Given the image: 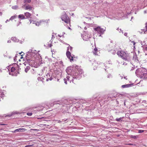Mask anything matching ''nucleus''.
I'll use <instances>...</instances> for the list:
<instances>
[{"label":"nucleus","mask_w":147,"mask_h":147,"mask_svg":"<svg viewBox=\"0 0 147 147\" xmlns=\"http://www.w3.org/2000/svg\"><path fill=\"white\" fill-rule=\"evenodd\" d=\"M124 105H125V102H124Z\"/></svg>","instance_id":"bf43d9fd"},{"label":"nucleus","mask_w":147,"mask_h":147,"mask_svg":"<svg viewBox=\"0 0 147 147\" xmlns=\"http://www.w3.org/2000/svg\"><path fill=\"white\" fill-rule=\"evenodd\" d=\"M137 56L136 55H134L133 57V59L135 61H138Z\"/></svg>","instance_id":"6ab92c4d"},{"label":"nucleus","mask_w":147,"mask_h":147,"mask_svg":"<svg viewBox=\"0 0 147 147\" xmlns=\"http://www.w3.org/2000/svg\"><path fill=\"white\" fill-rule=\"evenodd\" d=\"M145 49L147 51V46L145 47Z\"/></svg>","instance_id":"e433bc0d"},{"label":"nucleus","mask_w":147,"mask_h":147,"mask_svg":"<svg viewBox=\"0 0 147 147\" xmlns=\"http://www.w3.org/2000/svg\"><path fill=\"white\" fill-rule=\"evenodd\" d=\"M4 94L2 92H0V97H4Z\"/></svg>","instance_id":"5701e85b"},{"label":"nucleus","mask_w":147,"mask_h":147,"mask_svg":"<svg viewBox=\"0 0 147 147\" xmlns=\"http://www.w3.org/2000/svg\"><path fill=\"white\" fill-rule=\"evenodd\" d=\"M33 54H35L33 52H32L30 51L28 52L27 54V60L30 61V60L29 59V57L31 56V55H33Z\"/></svg>","instance_id":"9d476101"},{"label":"nucleus","mask_w":147,"mask_h":147,"mask_svg":"<svg viewBox=\"0 0 147 147\" xmlns=\"http://www.w3.org/2000/svg\"><path fill=\"white\" fill-rule=\"evenodd\" d=\"M70 51H71L72 49V47H69ZM66 55L67 58L70 60V61H73V58L74 57L71 56V53L69 51V47L67 49L66 52Z\"/></svg>","instance_id":"20e7f679"},{"label":"nucleus","mask_w":147,"mask_h":147,"mask_svg":"<svg viewBox=\"0 0 147 147\" xmlns=\"http://www.w3.org/2000/svg\"><path fill=\"white\" fill-rule=\"evenodd\" d=\"M94 30L96 31L99 34V36H101V35L104 34V32L105 31V29L101 28L100 26H98L96 28H94Z\"/></svg>","instance_id":"7ed1b4c3"},{"label":"nucleus","mask_w":147,"mask_h":147,"mask_svg":"<svg viewBox=\"0 0 147 147\" xmlns=\"http://www.w3.org/2000/svg\"><path fill=\"white\" fill-rule=\"evenodd\" d=\"M124 78L126 79V78L125 77H124Z\"/></svg>","instance_id":"864d4df0"},{"label":"nucleus","mask_w":147,"mask_h":147,"mask_svg":"<svg viewBox=\"0 0 147 147\" xmlns=\"http://www.w3.org/2000/svg\"><path fill=\"white\" fill-rule=\"evenodd\" d=\"M22 54V52L20 53V54Z\"/></svg>","instance_id":"6e6d98bb"},{"label":"nucleus","mask_w":147,"mask_h":147,"mask_svg":"<svg viewBox=\"0 0 147 147\" xmlns=\"http://www.w3.org/2000/svg\"><path fill=\"white\" fill-rule=\"evenodd\" d=\"M25 130H26V129L24 128H19L16 129V130L13 131V133H15L17 132H23Z\"/></svg>","instance_id":"9b49d317"},{"label":"nucleus","mask_w":147,"mask_h":147,"mask_svg":"<svg viewBox=\"0 0 147 147\" xmlns=\"http://www.w3.org/2000/svg\"><path fill=\"white\" fill-rule=\"evenodd\" d=\"M11 8L13 9L16 10L18 9V5H14L12 6Z\"/></svg>","instance_id":"aec40b11"},{"label":"nucleus","mask_w":147,"mask_h":147,"mask_svg":"<svg viewBox=\"0 0 147 147\" xmlns=\"http://www.w3.org/2000/svg\"><path fill=\"white\" fill-rule=\"evenodd\" d=\"M42 22V20H40L39 22H37L36 23H35V25L36 26H38Z\"/></svg>","instance_id":"a211bd4d"},{"label":"nucleus","mask_w":147,"mask_h":147,"mask_svg":"<svg viewBox=\"0 0 147 147\" xmlns=\"http://www.w3.org/2000/svg\"><path fill=\"white\" fill-rule=\"evenodd\" d=\"M25 15L27 18H29L31 16V14L28 12H26L24 13Z\"/></svg>","instance_id":"dca6fc26"},{"label":"nucleus","mask_w":147,"mask_h":147,"mask_svg":"<svg viewBox=\"0 0 147 147\" xmlns=\"http://www.w3.org/2000/svg\"><path fill=\"white\" fill-rule=\"evenodd\" d=\"M132 18H133V17H131V19H132Z\"/></svg>","instance_id":"5fc2aeb1"},{"label":"nucleus","mask_w":147,"mask_h":147,"mask_svg":"<svg viewBox=\"0 0 147 147\" xmlns=\"http://www.w3.org/2000/svg\"><path fill=\"white\" fill-rule=\"evenodd\" d=\"M53 78L52 77H50L49 78H48L47 79H46V81L47 82L48 81H49V80H52L53 79Z\"/></svg>","instance_id":"b1692460"},{"label":"nucleus","mask_w":147,"mask_h":147,"mask_svg":"<svg viewBox=\"0 0 147 147\" xmlns=\"http://www.w3.org/2000/svg\"><path fill=\"white\" fill-rule=\"evenodd\" d=\"M18 18L22 20L25 18L24 16L22 14H20L18 16Z\"/></svg>","instance_id":"4468645a"},{"label":"nucleus","mask_w":147,"mask_h":147,"mask_svg":"<svg viewBox=\"0 0 147 147\" xmlns=\"http://www.w3.org/2000/svg\"><path fill=\"white\" fill-rule=\"evenodd\" d=\"M85 29H86V28L85 27Z\"/></svg>","instance_id":"8fccbe9b"},{"label":"nucleus","mask_w":147,"mask_h":147,"mask_svg":"<svg viewBox=\"0 0 147 147\" xmlns=\"http://www.w3.org/2000/svg\"><path fill=\"white\" fill-rule=\"evenodd\" d=\"M2 15V13L1 12H0V16H1Z\"/></svg>","instance_id":"58836bf2"},{"label":"nucleus","mask_w":147,"mask_h":147,"mask_svg":"<svg viewBox=\"0 0 147 147\" xmlns=\"http://www.w3.org/2000/svg\"><path fill=\"white\" fill-rule=\"evenodd\" d=\"M140 75V77L143 79L147 80V74L146 73H141Z\"/></svg>","instance_id":"6e6552de"},{"label":"nucleus","mask_w":147,"mask_h":147,"mask_svg":"<svg viewBox=\"0 0 147 147\" xmlns=\"http://www.w3.org/2000/svg\"><path fill=\"white\" fill-rule=\"evenodd\" d=\"M34 22V21L32 23H33V24H35V22Z\"/></svg>","instance_id":"a18cd8bd"},{"label":"nucleus","mask_w":147,"mask_h":147,"mask_svg":"<svg viewBox=\"0 0 147 147\" xmlns=\"http://www.w3.org/2000/svg\"><path fill=\"white\" fill-rule=\"evenodd\" d=\"M111 75L110 74L108 76V78H109L110 77H111Z\"/></svg>","instance_id":"f704fd0d"},{"label":"nucleus","mask_w":147,"mask_h":147,"mask_svg":"<svg viewBox=\"0 0 147 147\" xmlns=\"http://www.w3.org/2000/svg\"><path fill=\"white\" fill-rule=\"evenodd\" d=\"M9 74L11 75V73L10 72H9ZM11 75H12L13 76V74H11Z\"/></svg>","instance_id":"79ce46f5"},{"label":"nucleus","mask_w":147,"mask_h":147,"mask_svg":"<svg viewBox=\"0 0 147 147\" xmlns=\"http://www.w3.org/2000/svg\"><path fill=\"white\" fill-rule=\"evenodd\" d=\"M25 63H24V64L25 65Z\"/></svg>","instance_id":"603ef678"},{"label":"nucleus","mask_w":147,"mask_h":147,"mask_svg":"<svg viewBox=\"0 0 147 147\" xmlns=\"http://www.w3.org/2000/svg\"><path fill=\"white\" fill-rule=\"evenodd\" d=\"M32 22V21H30V23H31Z\"/></svg>","instance_id":"49530a36"},{"label":"nucleus","mask_w":147,"mask_h":147,"mask_svg":"<svg viewBox=\"0 0 147 147\" xmlns=\"http://www.w3.org/2000/svg\"><path fill=\"white\" fill-rule=\"evenodd\" d=\"M31 146V145H28L26 146L25 147H30Z\"/></svg>","instance_id":"7c9ffc66"},{"label":"nucleus","mask_w":147,"mask_h":147,"mask_svg":"<svg viewBox=\"0 0 147 147\" xmlns=\"http://www.w3.org/2000/svg\"><path fill=\"white\" fill-rule=\"evenodd\" d=\"M144 130H138V132L139 133H141L144 132Z\"/></svg>","instance_id":"393cba45"},{"label":"nucleus","mask_w":147,"mask_h":147,"mask_svg":"<svg viewBox=\"0 0 147 147\" xmlns=\"http://www.w3.org/2000/svg\"><path fill=\"white\" fill-rule=\"evenodd\" d=\"M146 13V11H144V13Z\"/></svg>","instance_id":"37998d69"},{"label":"nucleus","mask_w":147,"mask_h":147,"mask_svg":"<svg viewBox=\"0 0 147 147\" xmlns=\"http://www.w3.org/2000/svg\"><path fill=\"white\" fill-rule=\"evenodd\" d=\"M1 26L0 25V28H1Z\"/></svg>","instance_id":"09e8293b"},{"label":"nucleus","mask_w":147,"mask_h":147,"mask_svg":"<svg viewBox=\"0 0 147 147\" xmlns=\"http://www.w3.org/2000/svg\"><path fill=\"white\" fill-rule=\"evenodd\" d=\"M19 113H20L16 111H14L9 113L6 116L10 117L12 115H14L16 114H18Z\"/></svg>","instance_id":"1a4fd4ad"},{"label":"nucleus","mask_w":147,"mask_h":147,"mask_svg":"<svg viewBox=\"0 0 147 147\" xmlns=\"http://www.w3.org/2000/svg\"><path fill=\"white\" fill-rule=\"evenodd\" d=\"M123 119V117H120L119 118H117L116 119V120L117 121H121Z\"/></svg>","instance_id":"412c9836"},{"label":"nucleus","mask_w":147,"mask_h":147,"mask_svg":"<svg viewBox=\"0 0 147 147\" xmlns=\"http://www.w3.org/2000/svg\"><path fill=\"white\" fill-rule=\"evenodd\" d=\"M11 42V41L10 40H8V41H7V42L9 43H10Z\"/></svg>","instance_id":"c9c22d12"},{"label":"nucleus","mask_w":147,"mask_h":147,"mask_svg":"<svg viewBox=\"0 0 147 147\" xmlns=\"http://www.w3.org/2000/svg\"><path fill=\"white\" fill-rule=\"evenodd\" d=\"M54 38V37L53 35H52V38Z\"/></svg>","instance_id":"c03bdc74"},{"label":"nucleus","mask_w":147,"mask_h":147,"mask_svg":"<svg viewBox=\"0 0 147 147\" xmlns=\"http://www.w3.org/2000/svg\"><path fill=\"white\" fill-rule=\"evenodd\" d=\"M15 18V16H12L11 17V18L9 19V20H12L13 19H14Z\"/></svg>","instance_id":"a878e982"},{"label":"nucleus","mask_w":147,"mask_h":147,"mask_svg":"<svg viewBox=\"0 0 147 147\" xmlns=\"http://www.w3.org/2000/svg\"><path fill=\"white\" fill-rule=\"evenodd\" d=\"M51 45H50V47H51Z\"/></svg>","instance_id":"de8ad7c7"},{"label":"nucleus","mask_w":147,"mask_h":147,"mask_svg":"<svg viewBox=\"0 0 147 147\" xmlns=\"http://www.w3.org/2000/svg\"><path fill=\"white\" fill-rule=\"evenodd\" d=\"M146 25V30L144 31V33H145V31H147V22H146L145 24Z\"/></svg>","instance_id":"c85d7f7f"},{"label":"nucleus","mask_w":147,"mask_h":147,"mask_svg":"<svg viewBox=\"0 0 147 147\" xmlns=\"http://www.w3.org/2000/svg\"><path fill=\"white\" fill-rule=\"evenodd\" d=\"M10 69L11 72H13L16 70V69L14 67H12Z\"/></svg>","instance_id":"4be33fe9"},{"label":"nucleus","mask_w":147,"mask_h":147,"mask_svg":"<svg viewBox=\"0 0 147 147\" xmlns=\"http://www.w3.org/2000/svg\"><path fill=\"white\" fill-rule=\"evenodd\" d=\"M124 35L125 36H126L127 35V33H125L124 34Z\"/></svg>","instance_id":"473e14b6"},{"label":"nucleus","mask_w":147,"mask_h":147,"mask_svg":"<svg viewBox=\"0 0 147 147\" xmlns=\"http://www.w3.org/2000/svg\"><path fill=\"white\" fill-rule=\"evenodd\" d=\"M124 64H124V63H123V65H124Z\"/></svg>","instance_id":"13d9d810"},{"label":"nucleus","mask_w":147,"mask_h":147,"mask_svg":"<svg viewBox=\"0 0 147 147\" xmlns=\"http://www.w3.org/2000/svg\"><path fill=\"white\" fill-rule=\"evenodd\" d=\"M27 114L29 116H31L32 115V113H27Z\"/></svg>","instance_id":"cd10ccee"},{"label":"nucleus","mask_w":147,"mask_h":147,"mask_svg":"<svg viewBox=\"0 0 147 147\" xmlns=\"http://www.w3.org/2000/svg\"><path fill=\"white\" fill-rule=\"evenodd\" d=\"M28 3H30L31 1V0H25Z\"/></svg>","instance_id":"c756f323"},{"label":"nucleus","mask_w":147,"mask_h":147,"mask_svg":"<svg viewBox=\"0 0 147 147\" xmlns=\"http://www.w3.org/2000/svg\"><path fill=\"white\" fill-rule=\"evenodd\" d=\"M98 52L97 49L95 47L94 50L92 51V53L93 54L95 55H97V52Z\"/></svg>","instance_id":"ddd939ff"},{"label":"nucleus","mask_w":147,"mask_h":147,"mask_svg":"<svg viewBox=\"0 0 147 147\" xmlns=\"http://www.w3.org/2000/svg\"><path fill=\"white\" fill-rule=\"evenodd\" d=\"M22 7L26 10H32V7L30 5H24L22 6Z\"/></svg>","instance_id":"0eeeda50"},{"label":"nucleus","mask_w":147,"mask_h":147,"mask_svg":"<svg viewBox=\"0 0 147 147\" xmlns=\"http://www.w3.org/2000/svg\"><path fill=\"white\" fill-rule=\"evenodd\" d=\"M58 36L59 37H61V36H63V35H62V36H60L59 34H58Z\"/></svg>","instance_id":"2f4dec72"},{"label":"nucleus","mask_w":147,"mask_h":147,"mask_svg":"<svg viewBox=\"0 0 147 147\" xmlns=\"http://www.w3.org/2000/svg\"><path fill=\"white\" fill-rule=\"evenodd\" d=\"M30 67L29 66H27L25 69V71L26 73H27V71L30 69Z\"/></svg>","instance_id":"f3484780"},{"label":"nucleus","mask_w":147,"mask_h":147,"mask_svg":"<svg viewBox=\"0 0 147 147\" xmlns=\"http://www.w3.org/2000/svg\"><path fill=\"white\" fill-rule=\"evenodd\" d=\"M12 40L15 42H18L19 40L15 37H13L11 38Z\"/></svg>","instance_id":"2eb2a0df"},{"label":"nucleus","mask_w":147,"mask_h":147,"mask_svg":"<svg viewBox=\"0 0 147 147\" xmlns=\"http://www.w3.org/2000/svg\"><path fill=\"white\" fill-rule=\"evenodd\" d=\"M82 38L84 40H88L91 38V35L90 33H87L86 32H84L82 34Z\"/></svg>","instance_id":"39448f33"},{"label":"nucleus","mask_w":147,"mask_h":147,"mask_svg":"<svg viewBox=\"0 0 147 147\" xmlns=\"http://www.w3.org/2000/svg\"><path fill=\"white\" fill-rule=\"evenodd\" d=\"M77 70H76V72H73L72 74V75L68 76L64 79V83L65 84H67L68 82L71 83V81L75 84L77 81V79H79L82 77L83 74V71L82 69L78 66H76L75 67Z\"/></svg>","instance_id":"f257e3e1"},{"label":"nucleus","mask_w":147,"mask_h":147,"mask_svg":"<svg viewBox=\"0 0 147 147\" xmlns=\"http://www.w3.org/2000/svg\"><path fill=\"white\" fill-rule=\"evenodd\" d=\"M66 120H64V121H66Z\"/></svg>","instance_id":"052dcab7"},{"label":"nucleus","mask_w":147,"mask_h":147,"mask_svg":"<svg viewBox=\"0 0 147 147\" xmlns=\"http://www.w3.org/2000/svg\"><path fill=\"white\" fill-rule=\"evenodd\" d=\"M9 71H10V70H9Z\"/></svg>","instance_id":"4d7b16f0"},{"label":"nucleus","mask_w":147,"mask_h":147,"mask_svg":"<svg viewBox=\"0 0 147 147\" xmlns=\"http://www.w3.org/2000/svg\"><path fill=\"white\" fill-rule=\"evenodd\" d=\"M9 20H7L6 21H5V22L7 23V22L9 21Z\"/></svg>","instance_id":"ea45409f"},{"label":"nucleus","mask_w":147,"mask_h":147,"mask_svg":"<svg viewBox=\"0 0 147 147\" xmlns=\"http://www.w3.org/2000/svg\"><path fill=\"white\" fill-rule=\"evenodd\" d=\"M21 22H19V24H18L17 25V26H18L20 24H21Z\"/></svg>","instance_id":"4c0bfd02"},{"label":"nucleus","mask_w":147,"mask_h":147,"mask_svg":"<svg viewBox=\"0 0 147 147\" xmlns=\"http://www.w3.org/2000/svg\"><path fill=\"white\" fill-rule=\"evenodd\" d=\"M61 19L62 21L65 22L66 23H68L69 22V17L65 13L62 15Z\"/></svg>","instance_id":"423d86ee"},{"label":"nucleus","mask_w":147,"mask_h":147,"mask_svg":"<svg viewBox=\"0 0 147 147\" xmlns=\"http://www.w3.org/2000/svg\"><path fill=\"white\" fill-rule=\"evenodd\" d=\"M132 85L131 84H129L125 85H123L121 86V87L123 88H128L131 86Z\"/></svg>","instance_id":"f8f14e48"},{"label":"nucleus","mask_w":147,"mask_h":147,"mask_svg":"<svg viewBox=\"0 0 147 147\" xmlns=\"http://www.w3.org/2000/svg\"><path fill=\"white\" fill-rule=\"evenodd\" d=\"M14 61H16V58H15V57H14Z\"/></svg>","instance_id":"a19ab883"},{"label":"nucleus","mask_w":147,"mask_h":147,"mask_svg":"<svg viewBox=\"0 0 147 147\" xmlns=\"http://www.w3.org/2000/svg\"><path fill=\"white\" fill-rule=\"evenodd\" d=\"M117 30L118 31H119V32H121L123 33V31L121 30V29H119L118 28L117 29Z\"/></svg>","instance_id":"bb28decb"},{"label":"nucleus","mask_w":147,"mask_h":147,"mask_svg":"<svg viewBox=\"0 0 147 147\" xmlns=\"http://www.w3.org/2000/svg\"><path fill=\"white\" fill-rule=\"evenodd\" d=\"M117 55L124 60L128 61H130L131 59V57L130 55L126 52L123 51H119L117 53Z\"/></svg>","instance_id":"f03ea898"},{"label":"nucleus","mask_w":147,"mask_h":147,"mask_svg":"<svg viewBox=\"0 0 147 147\" xmlns=\"http://www.w3.org/2000/svg\"><path fill=\"white\" fill-rule=\"evenodd\" d=\"M15 65H16V67H16V69H17V68H18L19 66H18V65H17V64Z\"/></svg>","instance_id":"72a5a7b5"},{"label":"nucleus","mask_w":147,"mask_h":147,"mask_svg":"<svg viewBox=\"0 0 147 147\" xmlns=\"http://www.w3.org/2000/svg\"><path fill=\"white\" fill-rule=\"evenodd\" d=\"M135 44V43L134 42V44Z\"/></svg>","instance_id":"3c124183"}]
</instances>
